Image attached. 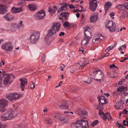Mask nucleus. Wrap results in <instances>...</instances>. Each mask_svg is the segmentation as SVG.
<instances>
[{
	"label": "nucleus",
	"mask_w": 128,
	"mask_h": 128,
	"mask_svg": "<svg viewBox=\"0 0 128 128\" xmlns=\"http://www.w3.org/2000/svg\"><path fill=\"white\" fill-rule=\"evenodd\" d=\"M128 110L126 109H125L123 110H122V112L123 114H128Z\"/></svg>",
	"instance_id": "43"
},
{
	"label": "nucleus",
	"mask_w": 128,
	"mask_h": 128,
	"mask_svg": "<svg viewBox=\"0 0 128 128\" xmlns=\"http://www.w3.org/2000/svg\"><path fill=\"white\" fill-rule=\"evenodd\" d=\"M22 95L16 93L10 94L6 96L11 101L19 98L20 97H22Z\"/></svg>",
	"instance_id": "9"
},
{
	"label": "nucleus",
	"mask_w": 128,
	"mask_h": 128,
	"mask_svg": "<svg viewBox=\"0 0 128 128\" xmlns=\"http://www.w3.org/2000/svg\"><path fill=\"white\" fill-rule=\"evenodd\" d=\"M101 105H100V104L99 105L96 104H94V108L97 110H99L100 108H101L102 107H101Z\"/></svg>",
	"instance_id": "39"
},
{
	"label": "nucleus",
	"mask_w": 128,
	"mask_h": 128,
	"mask_svg": "<svg viewBox=\"0 0 128 128\" xmlns=\"http://www.w3.org/2000/svg\"><path fill=\"white\" fill-rule=\"evenodd\" d=\"M116 124L117 126H118L119 128H122V124H120L118 122L116 123Z\"/></svg>",
	"instance_id": "49"
},
{
	"label": "nucleus",
	"mask_w": 128,
	"mask_h": 128,
	"mask_svg": "<svg viewBox=\"0 0 128 128\" xmlns=\"http://www.w3.org/2000/svg\"><path fill=\"white\" fill-rule=\"evenodd\" d=\"M98 102L100 105L102 106L106 103V100L104 97L102 96H98Z\"/></svg>",
	"instance_id": "13"
},
{
	"label": "nucleus",
	"mask_w": 128,
	"mask_h": 128,
	"mask_svg": "<svg viewBox=\"0 0 128 128\" xmlns=\"http://www.w3.org/2000/svg\"><path fill=\"white\" fill-rule=\"evenodd\" d=\"M46 123L48 124H51L53 122L52 120L50 118L46 119Z\"/></svg>",
	"instance_id": "33"
},
{
	"label": "nucleus",
	"mask_w": 128,
	"mask_h": 128,
	"mask_svg": "<svg viewBox=\"0 0 128 128\" xmlns=\"http://www.w3.org/2000/svg\"><path fill=\"white\" fill-rule=\"evenodd\" d=\"M15 110L14 111L12 109L10 108L8 110L7 112H6L3 116H1V119L2 121H6L10 120L14 118L17 114V112L16 110L18 108L17 105H13Z\"/></svg>",
	"instance_id": "1"
},
{
	"label": "nucleus",
	"mask_w": 128,
	"mask_h": 128,
	"mask_svg": "<svg viewBox=\"0 0 128 128\" xmlns=\"http://www.w3.org/2000/svg\"><path fill=\"white\" fill-rule=\"evenodd\" d=\"M68 4L66 3H61L60 4V7L59 8L58 10V12H60L62 11H66L67 10L66 8Z\"/></svg>",
	"instance_id": "12"
},
{
	"label": "nucleus",
	"mask_w": 128,
	"mask_h": 128,
	"mask_svg": "<svg viewBox=\"0 0 128 128\" xmlns=\"http://www.w3.org/2000/svg\"><path fill=\"white\" fill-rule=\"evenodd\" d=\"M102 39V38H100V37L99 38H95V41H97V40H101Z\"/></svg>",
	"instance_id": "57"
},
{
	"label": "nucleus",
	"mask_w": 128,
	"mask_h": 128,
	"mask_svg": "<svg viewBox=\"0 0 128 128\" xmlns=\"http://www.w3.org/2000/svg\"><path fill=\"white\" fill-rule=\"evenodd\" d=\"M45 16L46 14H44L43 15L41 14H39L36 13L35 14L34 16L35 20H38V19H42Z\"/></svg>",
	"instance_id": "23"
},
{
	"label": "nucleus",
	"mask_w": 128,
	"mask_h": 128,
	"mask_svg": "<svg viewBox=\"0 0 128 128\" xmlns=\"http://www.w3.org/2000/svg\"><path fill=\"white\" fill-rule=\"evenodd\" d=\"M114 48V46H109L108 48V51H110V50Z\"/></svg>",
	"instance_id": "53"
},
{
	"label": "nucleus",
	"mask_w": 128,
	"mask_h": 128,
	"mask_svg": "<svg viewBox=\"0 0 128 128\" xmlns=\"http://www.w3.org/2000/svg\"><path fill=\"white\" fill-rule=\"evenodd\" d=\"M61 117L60 118V120L61 121V122L62 121L66 119V118L63 116L62 115H61Z\"/></svg>",
	"instance_id": "45"
},
{
	"label": "nucleus",
	"mask_w": 128,
	"mask_h": 128,
	"mask_svg": "<svg viewBox=\"0 0 128 128\" xmlns=\"http://www.w3.org/2000/svg\"><path fill=\"white\" fill-rule=\"evenodd\" d=\"M4 17L6 20L10 21L13 20L14 16H11L10 13H8L4 16Z\"/></svg>",
	"instance_id": "18"
},
{
	"label": "nucleus",
	"mask_w": 128,
	"mask_h": 128,
	"mask_svg": "<svg viewBox=\"0 0 128 128\" xmlns=\"http://www.w3.org/2000/svg\"><path fill=\"white\" fill-rule=\"evenodd\" d=\"M61 115L60 114H57L55 116V118L57 119L58 120H60V118L61 117Z\"/></svg>",
	"instance_id": "41"
},
{
	"label": "nucleus",
	"mask_w": 128,
	"mask_h": 128,
	"mask_svg": "<svg viewBox=\"0 0 128 128\" xmlns=\"http://www.w3.org/2000/svg\"><path fill=\"white\" fill-rule=\"evenodd\" d=\"M115 27L116 25L115 24L114 25H113L112 26H111V27L109 28H108L107 29H108L110 32H114L115 30Z\"/></svg>",
	"instance_id": "29"
},
{
	"label": "nucleus",
	"mask_w": 128,
	"mask_h": 128,
	"mask_svg": "<svg viewBox=\"0 0 128 128\" xmlns=\"http://www.w3.org/2000/svg\"><path fill=\"white\" fill-rule=\"evenodd\" d=\"M80 113L79 114L81 116H82V115H87L88 113L87 111L86 110H82L80 111Z\"/></svg>",
	"instance_id": "30"
},
{
	"label": "nucleus",
	"mask_w": 128,
	"mask_h": 128,
	"mask_svg": "<svg viewBox=\"0 0 128 128\" xmlns=\"http://www.w3.org/2000/svg\"><path fill=\"white\" fill-rule=\"evenodd\" d=\"M22 10V7L16 8L13 7L11 10L12 12L14 14L18 13L21 12Z\"/></svg>",
	"instance_id": "17"
},
{
	"label": "nucleus",
	"mask_w": 128,
	"mask_h": 128,
	"mask_svg": "<svg viewBox=\"0 0 128 128\" xmlns=\"http://www.w3.org/2000/svg\"><path fill=\"white\" fill-rule=\"evenodd\" d=\"M112 5L111 3L109 2H106L104 6V8L105 10V13L108 12V9L110 8Z\"/></svg>",
	"instance_id": "24"
},
{
	"label": "nucleus",
	"mask_w": 128,
	"mask_h": 128,
	"mask_svg": "<svg viewBox=\"0 0 128 128\" xmlns=\"http://www.w3.org/2000/svg\"><path fill=\"white\" fill-rule=\"evenodd\" d=\"M89 63V62L88 61L86 63H82V65H80V68L79 69H80V68L81 69L83 68L86 66V65L88 64Z\"/></svg>",
	"instance_id": "37"
},
{
	"label": "nucleus",
	"mask_w": 128,
	"mask_h": 128,
	"mask_svg": "<svg viewBox=\"0 0 128 128\" xmlns=\"http://www.w3.org/2000/svg\"><path fill=\"white\" fill-rule=\"evenodd\" d=\"M62 81H61L60 82H59V83L58 84V86H61L62 85Z\"/></svg>",
	"instance_id": "63"
},
{
	"label": "nucleus",
	"mask_w": 128,
	"mask_h": 128,
	"mask_svg": "<svg viewBox=\"0 0 128 128\" xmlns=\"http://www.w3.org/2000/svg\"><path fill=\"white\" fill-rule=\"evenodd\" d=\"M45 11L43 9L39 11L36 13L39 14H41L43 15L44 14H46Z\"/></svg>",
	"instance_id": "34"
},
{
	"label": "nucleus",
	"mask_w": 128,
	"mask_h": 128,
	"mask_svg": "<svg viewBox=\"0 0 128 128\" xmlns=\"http://www.w3.org/2000/svg\"><path fill=\"white\" fill-rule=\"evenodd\" d=\"M101 70L99 69H96L95 70V71L93 72V74H94L96 73V74L98 72H99Z\"/></svg>",
	"instance_id": "50"
},
{
	"label": "nucleus",
	"mask_w": 128,
	"mask_h": 128,
	"mask_svg": "<svg viewBox=\"0 0 128 128\" xmlns=\"http://www.w3.org/2000/svg\"><path fill=\"white\" fill-rule=\"evenodd\" d=\"M69 15V13L68 12H63L60 14L61 16L64 17L67 20Z\"/></svg>",
	"instance_id": "25"
},
{
	"label": "nucleus",
	"mask_w": 128,
	"mask_h": 128,
	"mask_svg": "<svg viewBox=\"0 0 128 128\" xmlns=\"http://www.w3.org/2000/svg\"><path fill=\"white\" fill-rule=\"evenodd\" d=\"M57 9V8L56 6H54L52 7V8L49 7L48 9V11L50 13L51 15L52 16V14L55 13Z\"/></svg>",
	"instance_id": "22"
},
{
	"label": "nucleus",
	"mask_w": 128,
	"mask_h": 128,
	"mask_svg": "<svg viewBox=\"0 0 128 128\" xmlns=\"http://www.w3.org/2000/svg\"><path fill=\"white\" fill-rule=\"evenodd\" d=\"M20 87L21 89V91H23L26 86L28 83V81L25 78H20Z\"/></svg>",
	"instance_id": "11"
},
{
	"label": "nucleus",
	"mask_w": 128,
	"mask_h": 128,
	"mask_svg": "<svg viewBox=\"0 0 128 128\" xmlns=\"http://www.w3.org/2000/svg\"><path fill=\"white\" fill-rule=\"evenodd\" d=\"M84 38L82 42V44L84 43L85 45H86L88 44L90 38L89 36H88L86 34L85 32H84Z\"/></svg>",
	"instance_id": "16"
},
{
	"label": "nucleus",
	"mask_w": 128,
	"mask_h": 128,
	"mask_svg": "<svg viewBox=\"0 0 128 128\" xmlns=\"http://www.w3.org/2000/svg\"><path fill=\"white\" fill-rule=\"evenodd\" d=\"M124 100H119L116 103V104L117 105V106L118 107V108H120V107L121 106L124 104Z\"/></svg>",
	"instance_id": "28"
},
{
	"label": "nucleus",
	"mask_w": 128,
	"mask_h": 128,
	"mask_svg": "<svg viewBox=\"0 0 128 128\" xmlns=\"http://www.w3.org/2000/svg\"><path fill=\"white\" fill-rule=\"evenodd\" d=\"M7 7L6 5L0 4V14H4L7 11Z\"/></svg>",
	"instance_id": "15"
},
{
	"label": "nucleus",
	"mask_w": 128,
	"mask_h": 128,
	"mask_svg": "<svg viewBox=\"0 0 128 128\" xmlns=\"http://www.w3.org/2000/svg\"><path fill=\"white\" fill-rule=\"evenodd\" d=\"M32 84H31V87L30 88L33 89L35 88V84L33 82H32Z\"/></svg>",
	"instance_id": "46"
},
{
	"label": "nucleus",
	"mask_w": 128,
	"mask_h": 128,
	"mask_svg": "<svg viewBox=\"0 0 128 128\" xmlns=\"http://www.w3.org/2000/svg\"><path fill=\"white\" fill-rule=\"evenodd\" d=\"M110 67L111 68H115L116 66H115L114 64H112V65H110Z\"/></svg>",
	"instance_id": "58"
},
{
	"label": "nucleus",
	"mask_w": 128,
	"mask_h": 128,
	"mask_svg": "<svg viewBox=\"0 0 128 128\" xmlns=\"http://www.w3.org/2000/svg\"><path fill=\"white\" fill-rule=\"evenodd\" d=\"M40 33L37 31L36 32L30 35L29 39L30 42L32 44H36L39 40L40 37Z\"/></svg>",
	"instance_id": "4"
},
{
	"label": "nucleus",
	"mask_w": 128,
	"mask_h": 128,
	"mask_svg": "<svg viewBox=\"0 0 128 128\" xmlns=\"http://www.w3.org/2000/svg\"><path fill=\"white\" fill-rule=\"evenodd\" d=\"M127 88L126 87L121 86L118 88V90L120 92H122L124 90H125L126 89V90H127Z\"/></svg>",
	"instance_id": "32"
},
{
	"label": "nucleus",
	"mask_w": 128,
	"mask_h": 128,
	"mask_svg": "<svg viewBox=\"0 0 128 128\" xmlns=\"http://www.w3.org/2000/svg\"><path fill=\"white\" fill-rule=\"evenodd\" d=\"M10 80V77L9 74H6L3 81V83L4 85H6L8 84Z\"/></svg>",
	"instance_id": "20"
},
{
	"label": "nucleus",
	"mask_w": 128,
	"mask_h": 128,
	"mask_svg": "<svg viewBox=\"0 0 128 128\" xmlns=\"http://www.w3.org/2000/svg\"><path fill=\"white\" fill-rule=\"evenodd\" d=\"M124 6V4H119L116 6V8L119 9H121V8Z\"/></svg>",
	"instance_id": "47"
},
{
	"label": "nucleus",
	"mask_w": 128,
	"mask_h": 128,
	"mask_svg": "<svg viewBox=\"0 0 128 128\" xmlns=\"http://www.w3.org/2000/svg\"><path fill=\"white\" fill-rule=\"evenodd\" d=\"M107 24H106V23L105 24V26L106 28H109L111 27V26H112L113 25H114L115 24L113 22L110 21H109L108 22H107Z\"/></svg>",
	"instance_id": "27"
},
{
	"label": "nucleus",
	"mask_w": 128,
	"mask_h": 128,
	"mask_svg": "<svg viewBox=\"0 0 128 128\" xmlns=\"http://www.w3.org/2000/svg\"><path fill=\"white\" fill-rule=\"evenodd\" d=\"M65 34V33L63 32H61L59 34V36H62L64 35Z\"/></svg>",
	"instance_id": "51"
},
{
	"label": "nucleus",
	"mask_w": 128,
	"mask_h": 128,
	"mask_svg": "<svg viewBox=\"0 0 128 128\" xmlns=\"http://www.w3.org/2000/svg\"><path fill=\"white\" fill-rule=\"evenodd\" d=\"M95 75L96 76L94 77V79L100 82H101V80L104 79V78L103 77L104 74L101 71H100L99 72H98Z\"/></svg>",
	"instance_id": "8"
},
{
	"label": "nucleus",
	"mask_w": 128,
	"mask_h": 128,
	"mask_svg": "<svg viewBox=\"0 0 128 128\" xmlns=\"http://www.w3.org/2000/svg\"><path fill=\"white\" fill-rule=\"evenodd\" d=\"M76 10H77V11H78V12H81L82 11H83L84 12V10H82V9L80 10H79L78 9H77Z\"/></svg>",
	"instance_id": "59"
},
{
	"label": "nucleus",
	"mask_w": 128,
	"mask_h": 128,
	"mask_svg": "<svg viewBox=\"0 0 128 128\" xmlns=\"http://www.w3.org/2000/svg\"><path fill=\"white\" fill-rule=\"evenodd\" d=\"M71 126L72 128H88L89 127L88 122L83 119L78 120L76 122L72 123Z\"/></svg>",
	"instance_id": "2"
},
{
	"label": "nucleus",
	"mask_w": 128,
	"mask_h": 128,
	"mask_svg": "<svg viewBox=\"0 0 128 128\" xmlns=\"http://www.w3.org/2000/svg\"><path fill=\"white\" fill-rule=\"evenodd\" d=\"M22 21L20 20L18 24L17 25L16 24H15L12 26V27L14 28L15 30L17 28H20L23 27L24 26V25L22 24Z\"/></svg>",
	"instance_id": "21"
},
{
	"label": "nucleus",
	"mask_w": 128,
	"mask_h": 128,
	"mask_svg": "<svg viewBox=\"0 0 128 128\" xmlns=\"http://www.w3.org/2000/svg\"><path fill=\"white\" fill-rule=\"evenodd\" d=\"M84 82L85 83H87V84H90L91 83V82L90 81L89 82H88L87 81H84Z\"/></svg>",
	"instance_id": "60"
},
{
	"label": "nucleus",
	"mask_w": 128,
	"mask_h": 128,
	"mask_svg": "<svg viewBox=\"0 0 128 128\" xmlns=\"http://www.w3.org/2000/svg\"><path fill=\"white\" fill-rule=\"evenodd\" d=\"M123 124L125 126H126V120H123Z\"/></svg>",
	"instance_id": "56"
},
{
	"label": "nucleus",
	"mask_w": 128,
	"mask_h": 128,
	"mask_svg": "<svg viewBox=\"0 0 128 128\" xmlns=\"http://www.w3.org/2000/svg\"><path fill=\"white\" fill-rule=\"evenodd\" d=\"M69 23L68 22L65 21L63 24L64 27L65 28L69 27L70 25H69Z\"/></svg>",
	"instance_id": "35"
},
{
	"label": "nucleus",
	"mask_w": 128,
	"mask_h": 128,
	"mask_svg": "<svg viewBox=\"0 0 128 128\" xmlns=\"http://www.w3.org/2000/svg\"><path fill=\"white\" fill-rule=\"evenodd\" d=\"M7 127V125L6 124H4L3 126L2 124V128H6Z\"/></svg>",
	"instance_id": "55"
},
{
	"label": "nucleus",
	"mask_w": 128,
	"mask_h": 128,
	"mask_svg": "<svg viewBox=\"0 0 128 128\" xmlns=\"http://www.w3.org/2000/svg\"><path fill=\"white\" fill-rule=\"evenodd\" d=\"M109 54L108 53H107L106 54L104 55V57H106L108 56H109Z\"/></svg>",
	"instance_id": "62"
},
{
	"label": "nucleus",
	"mask_w": 128,
	"mask_h": 128,
	"mask_svg": "<svg viewBox=\"0 0 128 128\" xmlns=\"http://www.w3.org/2000/svg\"><path fill=\"white\" fill-rule=\"evenodd\" d=\"M114 73L113 72H111L108 74V76L110 77L114 78L115 76L113 75Z\"/></svg>",
	"instance_id": "38"
},
{
	"label": "nucleus",
	"mask_w": 128,
	"mask_h": 128,
	"mask_svg": "<svg viewBox=\"0 0 128 128\" xmlns=\"http://www.w3.org/2000/svg\"><path fill=\"white\" fill-rule=\"evenodd\" d=\"M110 15L111 18L112 19H114V16L115 15V13L114 12H111L110 14Z\"/></svg>",
	"instance_id": "42"
},
{
	"label": "nucleus",
	"mask_w": 128,
	"mask_h": 128,
	"mask_svg": "<svg viewBox=\"0 0 128 128\" xmlns=\"http://www.w3.org/2000/svg\"><path fill=\"white\" fill-rule=\"evenodd\" d=\"M96 0H91L89 2L90 6L89 8L92 11H94L97 6V4L96 2Z\"/></svg>",
	"instance_id": "10"
},
{
	"label": "nucleus",
	"mask_w": 128,
	"mask_h": 128,
	"mask_svg": "<svg viewBox=\"0 0 128 128\" xmlns=\"http://www.w3.org/2000/svg\"><path fill=\"white\" fill-rule=\"evenodd\" d=\"M104 94L105 95H106L107 97H109V96H110V94L108 93H104Z\"/></svg>",
	"instance_id": "61"
},
{
	"label": "nucleus",
	"mask_w": 128,
	"mask_h": 128,
	"mask_svg": "<svg viewBox=\"0 0 128 128\" xmlns=\"http://www.w3.org/2000/svg\"><path fill=\"white\" fill-rule=\"evenodd\" d=\"M46 58L45 54H44L42 57L41 62L42 63L44 62L45 60V58Z\"/></svg>",
	"instance_id": "40"
},
{
	"label": "nucleus",
	"mask_w": 128,
	"mask_h": 128,
	"mask_svg": "<svg viewBox=\"0 0 128 128\" xmlns=\"http://www.w3.org/2000/svg\"><path fill=\"white\" fill-rule=\"evenodd\" d=\"M28 7L32 11L36 10L37 7L36 6L35 4H28Z\"/></svg>",
	"instance_id": "26"
},
{
	"label": "nucleus",
	"mask_w": 128,
	"mask_h": 128,
	"mask_svg": "<svg viewBox=\"0 0 128 128\" xmlns=\"http://www.w3.org/2000/svg\"><path fill=\"white\" fill-rule=\"evenodd\" d=\"M124 7L125 8L128 10V2L124 3Z\"/></svg>",
	"instance_id": "44"
},
{
	"label": "nucleus",
	"mask_w": 128,
	"mask_h": 128,
	"mask_svg": "<svg viewBox=\"0 0 128 128\" xmlns=\"http://www.w3.org/2000/svg\"><path fill=\"white\" fill-rule=\"evenodd\" d=\"M58 105L62 109L66 110L68 108L67 102L64 101L62 102L61 103L60 102H59Z\"/></svg>",
	"instance_id": "14"
},
{
	"label": "nucleus",
	"mask_w": 128,
	"mask_h": 128,
	"mask_svg": "<svg viewBox=\"0 0 128 128\" xmlns=\"http://www.w3.org/2000/svg\"><path fill=\"white\" fill-rule=\"evenodd\" d=\"M98 14L97 13H95L92 15L90 18L91 22H96L98 18Z\"/></svg>",
	"instance_id": "19"
},
{
	"label": "nucleus",
	"mask_w": 128,
	"mask_h": 128,
	"mask_svg": "<svg viewBox=\"0 0 128 128\" xmlns=\"http://www.w3.org/2000/svg\"><path fill=\"white\" fill-rule=\"evenodd\" d=\"M68 5H69V8L70 9H72V8H75V6H74L72 4H68Z\"/></svg>",
	"instance_id": "48"
},
{
	"label": "nucleus",
	"mask_w": 128,
	"mask_h": 128,
	"mask_svg": "<svg viewBox=\"0 0 128 128\" xmlns=\"http://www.w3.org/2000/svg\"><path fill=\"white\" fill-rule=\"evenodd\" d=\"M76 15L77 18H79L80 17V14L79 13H78L76 14Z\"/></svg>",
	"instance_id": "64"
},
{
	"label": "nucleus",
	"mask_w": 128,
	"mask_h": 128,
	"mask_svg": "<svg viewBox=\"0 0 128 128\" xmlns=\"http://www.w3.org/2000/svg\"><path fill=\"white\" fill-rule=\"evenodd\" d=\"M12 44L10 42L3 44L2 45V48L5 51L10 52L12 50L13 48V46L11 45Z\"/></svg>",
	"instance_id": "5"
},
{
	"label": "nucleus",
	"mask_w": 128,
	"mask_h": 128,
	"mask_svg": "<svg viewBox=\"0 0 128 128\" xmlns=\"http://www.w3.org/2000/svg\"><path fill=\"white\" fill-rule=\"evenodd\" d=\"M98 122V120H96L92 123L91 125L92 126H94L95 125H97Z\"/></svg>",
	"instance_id": "36"
},
{
	"label": "nucleus",
	"mask_w": 128,
	"mask_h": 128,
	"mask_svg": "<svg viewBox=\"0 0 128 128\" xmlns=\"http://www.w3.org/2000/svg\"><path fill=\"white\" fill-rule=\"evenodd\" d=\"M8 102L4 99L0 100V112H4L6 109L5 107L8 105Z\"/></svg>",
	"instance_id": "6"
},
{
	"label": "nucleus",
	"mask_w": 128,
	"mask_h": 128,
	"mask_svg": "<svg viewBox=\"0 0 128 128\" xmlns=\"http://www.w3.org/2000/svg\"><path fill=\"white\" fill-rule=\"evenodd\" d=\"M2 78L0 77V86H1L2 84Z\"/></svg>",
	"instance_id": "54"
},
{
	"label": "nucleus",
	"mask_w": 128,
	"mask_h": 128,
	"mask_svg": "<svg viewBox=\"0 0 128 128\" xmlns=\"http://www.w3.org/2000/svg\"><path fill=\"white\" fill-rule=\"evenodd\" d=\"M60 24L58 22L53 23L51 28L48 31V35L51 37L55 34L60 30Z\"/></svg>",
	"instance_id": "3"
},
{
	"label": "nucleus",
	"mask_w": 128,
	"mask_h": 128,
	"mask_svg": "<svg viewBox=\"0 0 128 128\" xmlns=\"http://www.w3.org/2000/svg\"><path fill=\"white\" fill-rule=\"evenodd\" d=\"M127 12L125 10H124V12H123L120 17L121 18H124L127 17L128 14L127 13Z\"/></svg>",
	"instance_id": "31"
},
{
	"label": "nucleus",
	"mask_w": 128,
	"mask_h": 128,
	"mask_svg": "<svg viewBox=\"0 0 128 128\" xmlns=\"http://www.w3.org/2000/svg\"><path fill=\"white\" fill-rule=\"evenodd\" d=\"M98 114L102 117V119L104 121H106L107 118L110 119H110H112L111 116L109 113L107 112L105 114L102 110H99Z\"/></svg>",
	"instance_id": "7"
},
{
	"label": "nucleus",
	"mask_w": 128,
	"mask_h": 128,
	"mask_svg": "<svg viewBox=\"0 0 128 128\" xmlns=\"http://www.w3.org/2000/svg\"><path fill=\"white\" fill-rule=\"evenodd\" d=\"M85 22V20L84 19H81V24H84Z\"/></svg>",
	"instance_id": "52"
}]
</instances>
